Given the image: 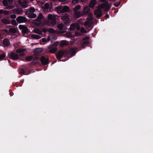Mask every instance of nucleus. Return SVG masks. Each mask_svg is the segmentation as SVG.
Returning <instances> with one entry per match:
<instances>
[{
    "label": "nucleus",
    "mask_w": 153,
    "mask_h": 153,
    "mask_svg": "<svg viewBox=\"0 0 153 153\" xmlns=\"http://www.w3.org/2000/svg\"><path fill=\"white\" fill-rule=\"evenodd\" d=\"M76 48H74L71 49L69 51L62 50L58 52L56 55V57L57 59L60 61H62L60 60L63 56H65L70 54L71 56L75 55L76 53Z\"/></svg>",
    "instance_id": "f257e3e1"
},
{
    "label": "nucleus",
    "mask_w": 153,
    "mask_h": 153,
    "mask_svg": "<svg viewBox=\"0 0 153 153\" xmlns=\"http://www.w3.org/2000/svg\"><path fill=\"white\" fill-rule=\"evenodd\" d=\"M9 56L10 59L13 60H16L19 59L18 54L14 52H11Z\"/></svg>",
    "instance_id": "f03ea898"
},
{
    "label": "nucleus",
    "mask_w": 153,
    "mask_h": 153,
    "mask_svg": "<svg viewBox=\"0 0 153 153\" xmlns=\"http://www.w3.org/2000/svg\"><path fill=\"white\" fill-rule=\"evenodd\" d=\"M30 73L28 68L26 67H25L21 69L19 71V73L21 74L28 75Z\"/></svg>",
    "instance_id": "7ed1b4c3"
},
{
    "label": "nucleus",
    "mask_w": 153,
    "mask_h": 153,
    "mask_svg": "<svg viewBox=\"0 0 153 153\" xmlns=\"http://www.w3.org/2000/svg\"><path fill=\"white\" fill-rule=\"evenodd\" d=\"M16 20L19 23H25L26 22L27 19L26 17L23 16H19L16 18Z\"/></svg>",
    "instance_id": "20e7f679"
},
{
    "label": "nucleus",
    "mask_w": 153,
    "mask_h": 153,
    "mask_svg": "<svg viewBox=\"0 0 153 153\" xmlns=\"http://www.w3.org/2000/svg\"><path fill=\"white\" fill-rule=\"evenodd\" d=\"M19 28L20 30H22V33L24 35L28 32L29 30L25 25H19Z\"/></svg>",
    "instance_id": "39448f33"
},
{
    "label": "nucleus",
    "mask_w": 153,
    "mask_h": 153,
    "mask_svg": "<svg viewBox=\"0 0 153 153\" xmlns=\"http://www.w3.org/2000/svg\"><path fill=\"white\" fill-rule=\"evenodd\" d=\"M101 8L105 9L106 11H108L109 10L110 7L108 5V1H105V3H102L100 5Z\"/></svg>",
    "instance_id": "423d86ee"
},
{
    "label": "nucleus",
    "mask_w": 153,
    "mask_h": 153,
    "mask_svg": "<svg viewBox=\"0 0 153 153\" xmlns=\"http://www.w3.org/2000/svg\"><path fill=\"white\" fill-rule=\"evenodd\" d=\"M40 61L42 64L44 65H46L49 63L48 58H46L44 56H42L40 58Z\"/></svg>",
    "instance_id": "0eeeda50"
},
{
    "label": "nucleus",
    "mask_w": 153,
    "mask_h": 153,
    "mask_svg": "<svg viewBox=\"0 0 153 153\" xmlns=\"http://www.w3.org/2000/svg\"><path fill=\"white\" fill-rule=\"evenodd\" d=\"M18 3L23 8H26L27 6V0H19Z\"/></svg>",
    "instance_id": "6e6552de"
},
{
    "label": "nucleus",
    "mask_w": 153,
    "mask_h": 153,
    "mask_svg": "<svg viewBox=\"0 0 153 153\" xmlns=\"http://www.w3.org/2000/svg\"><path fill=\"white\" fill-rule=\"evenodd\" d=\"M94 13L97 17L99 18L102 16V12L100 9H98L94 11Z\"/></svg>",
    "instance_id": "1a4fd4ad"
},
{
    "label": "nucleus",
    "mask_w": 153,
    "mask_h": 153,
    "mask_svg": "<svg viewBox=\"0 0 153 153\" xmlns=\"http://www.w3.org/2000/svg\"><path fill=\"white\" fill-rule=\"evenodd\" d=\"M48 19L51 21L52 24L53 25H55L56 24V21L54 19L53 15L51 14H49L48 16Z\"/></svg>",
    "instance_id": "9d476101"
},
{
    "label": "nucleus",
    "mask_w": 153,
    "mask_h": 153,
    "mask_svg": "<svg viewBox=\"0 0 153 153\" xmlns=\"http://www.w3.org/2000/svg\"><path fill=\"white\" fill-rule=\"evenodd\" d=\"M3 45L5 47H8L10 45V41L7 38L4 39L3 41Z\"/></svg>",
    "instance_id": "9b49d317"
},
{
    "label": "nucleus",
    "mask_w": 153,
    "mask_h": 153,
    "mask_svg": "<svg viewBox=\"0 0 153 153\" xmlns=\"http://www.w3.org/2000/svg\"><path fill=\"white\" fill-rule=\"evenodd\" d=\"M74 15L76 18H79L81 16H83L84 15V13L82 12L80 13L79 11L74 12Z\"/></svg>",
    "instance_id": "f8f14e48"
},
{
    "label": "nucleus",
    "mask_w": 153,
    "mask_h": 153,
    "mask_svg": "<svg viewBox=\"0 0 153 153\" xmlns=\"http://www.w3.org/2000/svg\"><path fill=\"white\" fill-rule=\"evenodd\" d=\"M25 14L27 15V16L30 18H34L37 16L36 14L33 13H29L28 12H25Z\"/></svg>",
    "instance_id": "ddd939ff"
},
{
    "label": "nucleus",
    "mask_w": 153,
    "mask_h": 153,
    "mask_svg": "<svg viewBox=\"0 0 153 153\" xmlns=\"http://www.w3.org/2000/svg\"><path fill=\"white\" fill-rule=\"evenodd\" d=\"M90 10V9L89 7L87 6H86L84 7L83 11L82 12L84 13V15L87 14L89 13Z\"/></svg>",
    "instance_id": "4468645a"
},
{
    "label": "nucleus",
    "mask_w": 153,
    "mask_h": 153,
    "mask_svg": "<svg viewBox=\"0 0 153 153\" xmlns=\"http://www.w3.org/2000/svg\"><path fill=\"white\" fill-rule=\"evenodd\" d=\"M97 1L96 0H91L89 4V6L90 7L92 8L94 7L97 3Z\"/></svg>",
    "instance_id": "2eb2a0df"
},
{
    "label": "nucleus",
    "mask_w": 153,
    "mask_h": 153,
    "mask_svg": "<svg viewBox=\"0 0 153 153\" xmlns=\"http://www.w3.org/2000/svg\"><path fill=\"white\" fill-rule=\"evenodd\" d=\"M70 11V9L67 6H64L62 7V13L68 12Z\"/></svg>",
    "instance_id": "dca6fc26"
},
{
    "label": "nucleus",
    "mask_w": 153,
    "mask_h": 153,
    "mask_svg": "<svg viewBox=\"0 0 153 153\" xmlns=\"http://www.w3.org/2000/svg\"><path fill=\"white\" fill-rule=\"evenodd\" d=\"M62 5L57 6L56 8V10L58 13H62Z\"/></svg>",
    "instance_id": "f3484780"
},
{
    "label": "nucleus",
    "mask_w": 153,
    "mask_h": 153,
    "mask_svg": "<svg viewBox=\"0 0 153 153\" xmlns=\"http://www.w3.org/2000/svg\"><path fill=\"white\" fill-rule=\"evenodd\" d=\"M43 17V15L41 13H39V16L36 19V21L38 22H41V20L42 19Z\"/></svg>",
    "instance_id": "a211bd4d"
},
{
    "label": "nucleus",
    "mask_w": 153,
    "mask_h": 153,
    "mask_svg": "<svg viewBox=\"0 0 153 153\" xmlns=\"http://www.w3.org/2000/svg\"><path fill=\"white\" fill-rule=\"evenodd\" d=\"M13 13L17 14H21L22 12V10L20 9H15L13 10Z\"/></svg>",
    "instance_id": "6ab92c4d"
},
{
    "label": "nucleus",
    "mask_w": 153,
    "mask_h": 153,
    "mask_svg": "<svg viewBox=\"0 0 153 153\" xmlns=\"http://www.w3.org/2000/svg\"><path fill=\"white\" fill-rule=\"evenodd\" d=\"M17 28H10L9 30V32H10V33H17Z\"/></svg>",
    "instance_id": "aec40b11"
},
{
    "label": "nucleus",
    "mask_w": 153,
    "mask_h": 153,
    "mask_svg": "<svg viewBox=\"0 0 153 153\" xmlns=\"http://www.w3.org/2000/svg\"><path fill=\"white\" fill-rule=\"evenodd\" d=\"M59 45L61 47H63L65 45H68V44L66 41L63 40L61 41Z\"/></svg>",
    "instance_id": "412c9836"
},
{
    "label": "nucleus",
    "mask_w": 153,
    "mask_h": 153,
    "mask_svg": "<svg viewBox=\"0 0 153 153\" xmlns=\"http://www.w3.org/2000/svg\"><path fill=\"white\" fill-rule=\"evenodd\" d=\"M49 52L51 53H53L55 52L57 50V48L56 47H53L49 48Z\"/></svg>",
    "instance_id": "4be33fe9"
},
{
    "label": "nucleus",
    "mask_w": 153,
    "mask_h": 153,
    "mask_svg": "<svg viewBox=\"0 0 153 153\" xmlns=\"http://www.w3.org/2000/svg\"><path fill=\"white\" fill-rule=\"evenodd\" d=\"M89 44V42L88 40H85L82 43V47L84 48L85 46H87Z\"/></svg>",
    "instance_id": "5701e85b"
},
{
    "label": "nucleus",
    "mask_w": 153,
    "mask_h": 153,
    "mask_svg": "<svg viewBox=\"0 0 153 153\" xmlns=\"http://www.w3.org/2000/svg\"><path fill=\"white\" fill-rule=\"evenodd\" d=\"M6 53L5 52L0 51V60H2L5 57Z\"/></svg>",
    "instance_id": "b1692460"
},
{
    "label": "nucleus",
    "mask_w": 153,
    "mask_h": 153,
    "mask_svg": "<svg viewBox=\"0 0 153 153\" xmlns=\"http://www.w3.org/2000/svg\"><path fill=\"white\" fill-rule=\"evenodd\" d=\"M59 42L58 41H56L54 42L53 45H51L48 47V48H52L53 47H56V46L58 45Z\"/></svg>",
    "instance_id": "393cba45"
},
{
    "label": "nucleus",
    "mask_w": 153,
    "mask_h": 153,
    "mask_svg": "<svg viewBox=\"0 0 153 153\" xmlns=\"http://www.w3.org/2000/svg\"><path fill=\"white\" fill-rule=\"evenodd\" d=\"M31 37L32 38L35 39H39L41 38L40 36L36 34H32Z\"/></svg>",
    "instance_id": "a878e982"
},
{
    "label": "nucleus",
    "mask_w": 153,
    "mask_h": 153,
    "mask_svg": "<svg viewBox=\"0 0 153 153\" xmlns=\"http://www.w3.org/2000/svg\"><path fill=\"white\" fill-rule=\"evenodd\" d=\"M1 22L5 24H10V22L9 20H8L7 19H1Z\"/></svg>",
    "instance_id": "bb28decb"
},
{
    "label": "nucleus",
    "mask_w": 153,
    "mask_h": 153,
    "mask_svg": "<svg viewBox=\"0 0 153 153\" xmlns=\"http://www.w3.org/2000/svg\"><path fill=\"white\" fill-rule=\"evenodd\" d=\"M33 31L35 33H37L40 35L42 34V32L41 30L37 28H35L33 30Z\"/></svg>",
    "instance_id": "cd10ccee"
},
{
    "label": "nucleus",
    "mask_w": 153,
    "mask_h": 153,
    "mask_svg": "<svg viewBox=\"0 0 153 153\" xmlns=\"http://www.w3.org/2000/svg\"><path fill=\"white\" fill-rule=\"evenodd\" d=\"M25 51V49L24 48H19L16 50V53H20L24 52Z\"/></svg>",
    "instance_id": "c85d7f7f"
},
{
    "label": "nucleus",
    "mask_w": 153,
    "mask_h": 153,
    "mask_svg": "<svg viewBox=\"0 0 153 153\" xmlns=\"http://www.w3.org/2000/svg\"><path fill=\"white\" fill-rule=\"evenodd\" d=\"M35 11V9L34 8L31 7L30 8L29 10L26 11L25 12H28L29 13H33Z\"/></svg>",
    "instance_id": "c756f323"
},
{
    "label": "nucleus",
    "mask_w": 153,
    "mask_h": 153,
    "mask_svg": "<svg viewBox=\"0 0 153 153\" xmlns=\"http://www.w3.org/2000/svg\"><path fill=\"white\" fill-rule=\"evenodd\" d=\"M64 26L63 24L62 23H61L58 25L57 27L59 30L62 31L63 30Z\"/></svg>",
    "instance_id": "7c9ffc66"
},
{
    "label": "nucleus",
    "mask_w": 153,
    "mask_h": 153,
    "mask_svg": "<svg viewBox=\"0 0 153 153\" xmlns=\"http://www.w3.org/2000/svg\"><path fill=\"white\" fill-rule=\"evenodd\" d=\"M62 20L66 21H68L69 20L70 18H69L68 16L67 15H65L63 16L62 17Z\"/></svg>",
    "instance_id": "2f4dec72"
},
{
    "label": "nucleus",
    "mask_w": 153,
    "mask_h": 153,
    "mask_svg": "<svg viewBox=\"0 0 153 153\" xmlns=\"http://www.w3.org/2000/svg\"><path fill=\"white\" fill-rule=\"evenodd\" d=\"M81 6L80 5H78L76 6L74 8V12H77L80 8Z\"/></svg>",
    "instance_id": "473e14b6"
},
{
    "label": "nucleus",
    "mask_w": 153,
    "mask_h": 153,
    "mask_svg": "<svg viewBox=\"0 0 153 153\" xmlns=\"http://www.w3.org/2000/svg\"><path fill=\"white\" fill-rule=\"evenodd\" d=\"M48 32L52 34H54L56 33L55 30L53 28H50L48 30Z\"/></svg>",
    "instance_id": "72a5a7b5"
},
{
    "label": "nucleus",
    "mask_w": 153,
    "mask_h": 153,
    "mask_svg": "<svg viewBox=\"0 0 153 153\" xmlns=\"http://www.w3.org/2000/svg\"><path fill=\"white\" fill-rule=\"evenodd\" d=\"M11 23L13 25L16 26L18 25V23L16 22V21L14 19H13L11 21Z\"/></svg>",
    "instance_id": "f704fd0d"
},
{
    "label": "nucleus",
    "mask_w": 153,
    "mask_h": 153,
    "mask_svg": "<svg viewBox=\"0 0 153 153\" xmlns=\"http://www.w3.org/2000/svg\"><path fill=\"white\" fill-rule=\"evenodd\" d=\"M32 59V56H27L26 57L25 60L27 61H30Z\"/></svg>",
    "instance_id": "c9c22d12"
},
{
    "label": "nucleus",
    "mask_w": 153,
    "mask_h": 153,
    "mask_svg": "<svg viewBox=\"0 0 153 153\" xmlns=\"http://www.w3.org/2000/svg\"><path fill=\"white\" fill-rule=\"evenodd\" d=\"M3 5L4 6H6L8 4L7 1V0H3L2 1Z\"/></svg>",
    "instance_id": "e433bc0d"
},
{
    "label": "nucleus",
    "mask_w": 153,
    "mask_h": 153,
    "mask_svg": "<svg viewBox=\"0 0 153 153\" xmlns=\"http://www.w3.org/2000/svg\"><path fill=\"white\" fill-rule=\"evenodd\" d=\"M45 9L48 10L49 7V4L48 3H46L45 4Z\"/></svg>",
    "instance_id": "4c0bfd02"
},
{
    "label": "nucleus",
    "mask_w": 153,
    "mask_h": 153,
    "mask_svg": "<svg viewBox=\"0 0 153 153\" xmlns=\"http://www.w3.org/2000/svg\"><path fill=\"white\" fill-rule=\"evenodd\" d=\"M114 6L116 7H118L120 4V2L117 1L116 3H114Z\"/></svg>",
    "instance_id": "58836bf2"
},
{
    "label": "nucleus",
    "mask_w": 153,
    "mask_h": 153,
    "mask_svg": "<svg viewBox=\"0 0 153 153\" xmlns=\"http://www.w3.org/2000/svg\"><path fill=\"white\" fill-rule=\"evenodd\" d=\"M10 17L12 19H15L16 18V16L15 14H11L10 15Z\"/></svg>",
    "instance_id": "ea45409f"
},
{
    "label": "nucleus",
    "mask_w": 153,
    "mask_h": 153,
    "mask_svg": "<svg viewBox=\"0 0 153 153\" xmlns=\"http://www.w3.org/2000/svg\"><path fill=\"white\" fill-rule=\"evenodd\" d=\"M42 32L44 33H46L47 31V29L46 28H44L42 29Z\"/></svg>",
    "instance_id": "a19ab883"
},
{
    "label": "nucleus",
    "mask_w": 153,
    "mask_h": 153,
    "mask_svg": "<svg viewBox=\"0 0 153 153\" xmlns=\"http://www.w3.org/2000/svg\"><path fill=\"white\" fill-rule=\"evenodd\" d=\"M75 28V27L74 26H72V25H70V30H74Z\"/></svg>",
    "instance_id": "79ce46f5"
},
{
    "label": "nucleus",
    "mask_w": 153,
    "mask_h": 153,
    "mask_svg": "<svg viewBox=\"0 0 153 153\" xmlns=\"http://www.w3.org/2000/svg\"><path fill=\"white\" fill-rule=\"evenodd\" d=\"M19 53V56H23L25 55V53L24 52H22Z\"/></svg>",
    "instance_id": "37998d69"
},
{
    "label": "nucleus",
    "mask_w": 153,
    "mask_h": 153,
    "mask_svg": "<svg viewBox=\"0 0 153 153\" xmlns=\"http://www.w3.org/2000/svg\"><path fill=\"white\" fill-rule=\"evenodd\" d=\"M13 8V6L12 5L9 6L7 7V9L10 10Z\"/></svg>",
    "instance_id": "c03bdc74"
},
{
    "label": "nucleus",
    "mask_w": 153,
    "mask_h": 153,
    "mask_svg": "<svg viewBox=\"0 0 153 153\" xmlns=\"http://www.w3.org/2000/svg\"><path fill=\"white\" fill-rule=\"evenodd\" d=\"M42 42H48L47 39H46L44 38H42Z\"/></svg>",
    "instance_id": "a18cd8bd"
},
{
    "label": "nucleus",
    "mask_w": 153,
    "mask_h": 153,
    "mask_svg": "<svg viewBox=\"0 0 153 153\" xmlns=\"http://www.w3.org/2000/svg\"><path fill=\"white\" fill-rule=\"evenodd\" d=\"M81 32L83 33H85L86 32V31L83 28H81Z\"/></svg>",
    "instance_id": "49530a36"
},
{
    "label": "nucleus",
    "mask_w": 153,
    "mask_h": 153,
    "mask_svg": "<svg viewBox=\"0 0 153 153\" xmlns=\"http://www.w3.org/2000/svg\"><path fill=\"white\" fill-rule=\"evenodd\" d=\"M4 31L6 33H10V32H9V30H8L7 29H4Z\"/></svg>",
    "instance_id": "de8ad7c7"
},
{
    "label": "nucleus",
    "mask_w": 153,
    "mask_h": 153,
    "mask_svg": "<svg viewBox=\"0 0 153 153\" xmlns=\"http://www.w3.org/2000/svg\"><path fill=\"white\" fill-rule=\"evenodd\" d=\"M39 50V49L36 48L34 50V52L36 53H39V52L38 51V50Z\"/></svg>",
    "instance_id": "09e8293b"
},
{
    "label": "nucleus",
    "mask_w": 153,
    "mask_h": 153,
    "mask_svg": "<svg viewBox=\"0 0 153 153\" xmlns=\"http://www.w3.org/2000/svg\"><path fill=\"white\" fill-rule=\"evenodd\" d=\"M105 16L106 18H108L109 16L108 14H106L105 15Z\"/></svg>",
    "instance_id": "8fccbe9b"
},
{
    "label": "nucleus",
    "mask_w": 153,
    "mask_h": 153,
    "mask_svg": "<svg viewBox=\"0 0 153 153\" xmlns=\"http://www.w3.org/2000/svg\"><path fill=\"white\" fill-rule=\"evenodd\" d=\"M101 2H104L103 3H105V1H107L106 0H100Z\"/></svg>",
    "instance_id": "3c124183"
},
{
    "label": "nucleus",
    "mask_w": 153,
    "mask_h": 153,
    "mask_svg": "<svg viewBox=\"0 0 153 153\" xmlns=\"http://www.w3.org/2000/svg\"><path fill=\"white\" fill-rule=\"evenodd\" d=\"M50 40V37L49 36H48L47 38V41L49 42Z\"/></svg>",
    "instance_id": "603ef678"
},
{
    "label": "nucleus",
    "mask_w": 153,
    "mask_h": 153,
    "mask_svg": "<svg viewBox=\"0 0 153 153\" xmlns=\"http://www.w3.org/2000/svg\"><path fill=\"white\" fill-rule=\"evenodd\" d=\"M8 2L10 3H12L13 2V0H8Z\"/></svg>",
    "instance_id": "864d4df0"
},
{
    "label": "nucleus",
    "mask_w": 153,
    "mask_h": 153,
    "mask_svg": "<svg viewBox=\"0 0 153 153\" xmlns=\"http://www.w3.org/2000/svg\"><path fill=\"white\" fill-rule=\"evenodd\" d=\"M3 10H2L1 9V10H0V14H1L3 13Z\"/></svg>",
    "instance_id": "5fc2aeb1"
},
{
    "label": "nucleus",
    "mask_w": 153,
    "mask_h": 153,
    "mask_svg": "<svg viewBox=\"0 0 153 153\" xmlns=\"http://www.w3.org/2000/svg\"><path fill=\"white\" fill-rule=\"evenodd\" d=\"M57 38V37L56 36H54L53 38H52L51 40L52 39H56Z\"/></svg>",
    "instance_id": "6e6d98bb"
},
{
    "label": "nucleus",
    "mask_w": 153,
    "mask_h": 153,
    "mask_svg": "<svg viewBox=\"0 0 153 153\" xmlns=\"http://www.w3.org/2000/svg\"><path fill=\"white\" fill-rule=\"evenodd\" d=\"M60 1H65L66 0H59Z\"/></svg>",
    "instance_id": "4d7b16f0"
},
{
    "label": "nucleus",
    "mask_w": 153,
    "mask_h": 153,
    "mask_svg": "<svg viewBox=\"0 0 153 153\" xmlns=\"http://www.w3.org/2000/svg\"><path fill=\"white\" fill-rule=\"evenodd\" d=\"M87 25V23H85V25Z\"/></svg>",
    "instance_id": "13d9d810"
},
{
    "label": "nucleus",
    "mask_w": 153,
    "mask_h": 153,
    "mask_svg": "<svg viewBox=\"0 0 153 153\" xmlns=\"http://www.w3.org/2000/svg\"><path fill=\"white\" fill-rule=\"evenodd\" d=\"M72 1V3H74V1Z\"/></svg>",
    "instance_id": "bf43d9fd"
},
{
    "label": "nucleus",
    "mask_w": 153,
    "mask_h": 153,
    "mask_svg": "<svg viewBox=\"0 0 153 153\" xmlns=\"http://www.w3.org/2000/svg\"><path fill=\"white\" fill-rule=\"evenodd\" d=\"M30 0L31 1H33V0Z\"/></svg>",
    "instance_id": "052dcab7"
},
{
    "label": "nucleus",
    "mask_w": 153,
    "mask_h": 153,
    "mask_svg": "<svg viewBox=\"0 0 153 153\" xmlns=\"http://www.w3.org/2000/svg\"><path fill=\"white\" fill-rule=\"evenodd\" d=\"M77 33V32H76V35H77V34H76Z\"/></svg>",
    "instance_id": "680f3d73"
},
{
    "label": "nucleus",
    "mask_w": 153,
    "mask_h": 153,
    "mask_svg": "<svg viewBox=\"0 0 153 153\" xmlns=\"http://www.w3.org/2000/svg\"><path fill=\"white\" fill-rule=\"evenodd\" d=\"M6 12H8V11H6Z\"/></svg>",
    "instance_id": "e2e57ef3"
},
{
    "label": "nucleus",
    "mask_w": 153,
    "mask_h": 153,
    "mask_svg": "<svg viewBox=\"0 0 153 153\" xmlns=\"http://www.w3.org/2000/svg\"><path fill=\"white\" fill-rule=\"evenodd\" d=\"M1 19V16H0V19Z\"/></svg>",
    "instance_id": "0e129e2a"
}]
</instances>
